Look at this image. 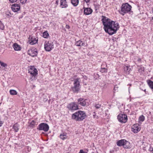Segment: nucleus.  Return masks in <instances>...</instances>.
<instances>
[{
  "mask_svg": "<svg viewBox=\"0 0 153 153\" xmlns=\"http://www.w3.org/2000/svg\"><path fill=\"white\" fill-rule=\"evenodd\" d=\"M101 21L103 29L106 33L110 35L115 33V22L104 16H101Z\"/></svg>",
  "mask_w": 153,
  "mask_h": 153,
  "instance_id": "obj_1",
  "label": "nucleus"
},
{
  "mask_svg": "<svg viewBox=\"0 0 153 153\" xmlns=\"http://www.w3.org/2000/svg\"><path fill=\"white\" fill-rule=\"evenodd\" d=\"M86 116V114L85 112L79 111L73 114L72 115V118L76 121H81L84 119Z\"/></svg>",
  "mask_w": 153,
  "mask_h": 153,
  "instance_id": "obj_2",
  "label": "nucleus"
},
{
  "mask_svg": "<svg viewBox=\"0 0 153 153\" xmlns=\"http://www.w3.org/2000/svg\"><path fill=\"white\" fill-rule=\"evenodd\" d=\"M80 79L79 78L74 79V86L71 88L73 91L77 93L80 89Z\"/></svg>",
  "mask_w": 153,
  "mask_h": 153,
  "instance_id": "obj_3",
  "label": "nucleus"
},
{
  "mask_svg": "<svg viewBox=\"0 0 153 153\" xmlns=\"http://www.w3.org/2000/svg\"><path fill=\"white\" fill-rule=\"evenodd\" d=\"M28 73L30 74V80L33 81L36 79V76L38 74V71L34 66H31L28 69Z\"/></svg>",
  "mask_w": 153,
  "mask_h": 153,
  "instance_id": "obj_4",
  "label": "nucleus"
},
{
  "mask_svg": "<svg viewBox=\"0 0 153 153\" xmlns=\"http://www.w3.org/2000/svg\"><path fill=\"white\" fill-rule=\"evenodd\" d=\"M54 48V44L51 41H46L44 44V48L47 51H50Z\"/></svg>",
  "mask_w": 153,
  "mask_h": 153,
  "instance_id": "obj_5",
  "label": "nucleus"
},
{
  "mask_svg": "<svg viewBox=\"0 0 153 153\" xmlns=\"http://www.w3.org/2000/svg\"><path fill=\"white\" fill-rule=\"evenodd\" d=\"M131 6L127 3L122 4L121 8V11L123 13V15H124V13L129 12L131 10Z\"/></svg>",
  "mask_w": 153,
  "mask_h": 153,
  "instance_id": "obj_6",
  "label": "nucleus"
},
{
  "mask_svg": "<svg viewBox=\"0 0 153 153\" xmlns=\"http://www.w3.org/2000/svg\"><path fill=\"white\" fill-rule=\"evenodd\" d=\"M49 126L46 123H42L40 124L37 128V129L39 131L43 130L45 132L48 131Z\"/></svg>",
  "mask_w": 153,
  "mask_h": 153,
  "instance_id": "obj_7",
  "label": "nucleus"
},
{
  "mask_svg": "<svg viewBox=\"0 0 153 153\" xmlns=\"http://www.w3.org/2000/svg\"><path fill=\"white\" fill-rule=\"evenodd\" d=\"M119 121L122 123H125L127 121V116L124 114H120L117 116Z\"/></svg>",
  "mask_w": 153,
  "mask_h": 153,
  "instance_id": "obj_8",
  "label": "nucleus"
},
{
  "mask_svg": "<svg viewBox=\"0 0 153 153\" xmlns=\"http://www.w3.org/2000/svg\"><path fill=\"white\" fill-rule=\"evenodd\" d=\"M67 108L69 110L72 111L77 110L78 109V105L75 102H72L68 104Z\"/></svg>",
  "mask_w": 153,
  "mask_h": 153,
  "instance_id": "obj_9",
  "label": "nucleus"
},
{
  "mask_svg": "<svg viewBox=\"0 0 153 153\" xmlns=\"http://www.w3.org/2000/svg\"><path fill=\"white\" fill-rule=\"evenodd\" d=\"M78 104L82 106H88L89 104V100L87 99L80 98L78 100Z\"/></svg>",
  "mask_w": 153,
  "mask_h": 153,
  "instance_id": "obj_10",
  "label": "nucleus"
},
{
  "mask_svg": "<svg viewBox=\"0 0 153 153\" xmlns=\"http://www.w3.org/2000/svg\"><path fill=\"white\" fill-rule=\"evenodd\" d=\"M28 55L32 57L36 56L37 54V50L36 48H32L28 50Z\"/></svg>",
  "mask_w": 153,
  "mask_h": 153,
  "instance_id": "obj_11",
  "label": "nucleus"
},
{
  "mask_svg": "<svg viewBox=\"0 0 153 153\" xmlns=\"http://www.w3.org/2000/svg\"><path fill=\"white\" fill-rule=\"evenodd\" d=\"M28 39L29 43L30 45H34L37 43L38 40L36 37L30 36Z\"/></svg>",
  "mask_w": 153,
  "mask_h": 153,
  "instance_id": "obj_12",
  "label": "nucleus"
},
{
  "mask_svg": "<svg viewBox=\"0 0 153 153\" xmlns=\"http://www.w3.org/2000/svg\"><path fill=\"white\" fill-rule=\"evenodd\" d=\"M140 130V126L138 124H134L132 127V131L134 133H137Z\"/></svg>",
  "mask_w": 153,
  "mask_h": 153,
  "instance_id": "obj_13",
  "label": "nucleus"
},
{
  "mask_svg": "<svg viewBox=\"0 0 153 153\" xmlns=\"http://www.w3.org/2000/svg\"><path fill=\"white\" fill-rule=\"evenodd\" d=\"M60 7L62 8H66L68 7L67 0H60Z\"/></svg>",
  "mask_w": 153,
  "mask_h": 153,
  "instance_id": "obj_14",
  "label": "nucleus"
},
{
  "mask_svg": "<svg viewBox=\"0 0 153 153\" xmlns=\"http://www.w3.org/2000/svg\"><path fill=\"white\" fill-rule=\"evenodd\" d=\"M20 6L18 4H14L12 5L11 8L14 12H17L20 9Z\"/></svg>",
  "mask_w": 153,
  "mask_h": 153,
  "instance_id": "obj_15",
  "label": "nucleus"
},
{
  "mask_svg": "<svg viewBox=\"0 0 153 153\" xmlns=\"http://www.w3.org/2000/svg\"><path fill=\"white\" fill-rule=\"evenodd\" d=\"M83 9H84V14L86 15H88L91 14L93 12L92 10L90 8L84 7Z\"/></svg>",
  "mask_w": 153,
  "mask_h": 153,
  "instance_id": "obj_16",
  "label": "nucleus"
},
{
  "mask_svg": "<svg viewBox=\"0 0 153 153\" xmlns=\"http://www.w3.org/2000/svg\"><path fill=\"white\" fill-rule=\"evenodd\" d=\"M85 44L84 41L81 40H79L76 42L75 45L77 46L81 47L85 45Z\"/></svg>",
  "mask_w": 153,
  "mask_h": 153,
  "instance_id": "obj_17",
  "label": "nucleus"
},
{
  "mask_svg": "<svg viewBox=\"0 0 153 153\" xmlns=\"http://www.w3.org/2000/svg\"><path fill=\"white\" fill-rule=\"evenodd\" d=\"M123 146L125 149H130L131 148V146L130 143L126 140L123 145Z\"/></svg>",
  "mask_w": 153,
  "mask_h": 153,
  "instance_id": "obj_18",
  "label": "nucleus"
},
{
  "mask_svg": "<svg viewBox=\"0 0 153 153\" xmlns=\"http://www.w3.org/2000/svg\"><path fill=\"white\" fill-rule=\"evenodd\" d=\"M13 47L14 50L16 51H20L21 49L20 46L16 43H15L13 45Z\"/></svg>",
  "mask_w": 153,
  "mask_h": 153,
  "instance_id": "obj_19",
  "label": "nucleus"
},
{
  "mask_svg": "<svg viewBox=\"0 0 153 153\" xmlns=\"http://www.w3.org/2000/svg\"><path fill=\"white\" fill-rule=\"evenodd\" d=\"M124 71L126 74H129L130 71H131L130 66H125L124 67Z\"/></svg>",
  "mask_w": 153,
  "mask_h": 153,
  "instance_id": "obj_20",
  "label": "nucleus"
},
{
  "mask_svg": "<svg viewBox=\"0 0 153 153\" xmlns=\"http://www.w3.org/2000/svg\"><path fill=\"white\" fill-rule=\"evenodd\" d=\"M125 140L124 139H122L119 140L117 142V145L120 146H123Z\"/></svg>",
  "mask_w": 153,
  "mask_h": 153,
  "instance_id": "obj_21",
  "label": "nucleus"
},
{
  "mask_svg": "<svg viewBox=\"0 0 153 153\" xmlns=\"http://www.w3.org/2000/svg\"><path fill=\"white\" fill-rule=\"evenodd\" d=\"M79 0H71V3L74 7L77 6L79 4Z\"/></svg>",
  "mask_w": 153,
  "mask_h": 153,
  "instance_id": "obj_22",
  "label": "nucleus"
},
{
  "mask_svg": "<svg viewBox=\"0 0 153 153\" xmlns=\"http://www.w3.org/2000/svg\"><path fill=\"white\" fill-rule=\"evenodd\" d=\"M19 125L17 123L15 124L13 126V128L15 132H17L19 130Z\"/></svg>",
  "mask_w": 153,
  "mask_h": 153,
  "instance_id": "obj_23",
  "label": "nucleus"
},
{
  "mask_svg": "<svg viewBox=\"0 0 153 153\" xmlns=\"http://www.w3.org/2000/svg\"><path fill=\"white\" fill-rule=\"evenodd\" d=\"M60 138L62 140L66 139L67 138V134L65 133H63L61 134L59 136Z\"/></svg>",
  "mask_w": 153,
  "mask_h": 153,
  "instance_id": "obj_24",
  "label": "nucleus"
},
{
  "mask_svg": "<svg viewBox=\"0 0 153 153\" xmlns=\"http://www.w3.org/2000/svg\"><path fill=\"white\" fill-rule=\"evenodd\" d=\"M147 82L149 87L151 89H153V82L151 80H149Z\"/></svg>",
  "mask_w": 153,
  "mask_h": 153,
  "instance_id": "obj_25",
  "label": "nucleus"
},
{
  "mask_svg": "<svg viewBox=\"0 0 153 153\" xmlns=\"http://www.w3.org/2000/svg\"><path fill=\"white\" fill-rule=\"evenodd\" d=\"M36 122L33 120L31 121L29 123V126L32 128H33L35 126Z\"/></svg>",
  "mask_w": 153,
  "mask_h": 153,
  "instance_id": "obj_26",
  "label": "nucleus"
},
{
  "mask_svg": "<svg viewBox=\"0 0 153 153\" xmlns=\"http://www.w3.org/2000/svg\"><path fill=\"white\" fill-rule=\"evenodd\" d=\"M49 36V34L47 31H45L43 33V37L45 38H47Z\"/></svg>",
  "mask_w": 153,
  "mask_h": 153,
  "instance_id": "obj_27",
  "label": "nucleus"
},
{
  "mask_svg": "<svg viewBox=\"0 0 153 153\" xmlns=\"http://www.w3.org/2000/svg\"><path fill=\"white\" fill-rule=\"evenodd\" d=\"M9 92L11 95H16L17 94V92L14 90H10Z\"/></svg>",
  "mask_w": 153,
  "mask_h": 153,
  "instance_id": "obj_28",
  "label": "nucleus"
},
{
  "mask_svg": "<svg viewBox=\"0 0 153 153\" xmlns=\"http://www.w3.org/2000/svg\"><path fill=\"white\" fill-rule=\"evenodd\" d=\"M144 120H145V117L143 115H142L140 116L139 118V121H141V122L143 121H144Z\"/></svg>",
  "mask_w": 153,
  "mask_h": 153,
  "instance_id": "obj_29",
  "label": "nucleus"
},
{
  "mask_svg": "<svg viewBox=\"0 0 153 153\" xmlns=\"http://www.w3.org/2000/svg\"><path fill=\"white\" fill-rule=\"evenodd\" d=\"M4 29V25L3 23L0 21V29L1 30H3Z\"/></svg>",
  "mask_w": 153,
  "mask_h": 153,
  "instance_id": "obj_30",
  "label": "nucleus"
},
{
  "mask_svg": "<svg viewBox=\"0 0 153 153\" xmlns=\"http://www.w3.org/2000/svg\"><path fill=\"white\" fill-rule=\"evenodd\" d=\"M0 64L1 66L3 67H5L7 66V65L5 63H4L3 62L0 61Z\"/></svg>",
  "mask_w": 153,
  "mask_h": 153,
  "instance_id": "obj_31",
  "label": "nucleus"
},
{
  "mask_svg": "<svg viewBox=\"0 0 153 153\" xmlns=\"http://www.w3.org/2000/svg\"><path fill=\"white\" fill-rule=\"evenodd\" d=\"M107 65L106 62H103L101 66V68H106Z\"/></svg>",
  "mask_w": 153,
  "mask_h": 153,
  "instance_id": "obj_32",
  "label": "nucleus"
},
{
  "mask_svg": "<svg viewBox=\"0 0 153 153\" xmlns=\"http://www.w3.org/2000/svg\"><path fill=\"white\" fill-rule=\"evenodd\" d=\"M100 72L102 73L106 72H107V69L106 68H101Z\"/></svg>",
  "mask_w": 153,
  "mask_h": 153,
  "instance_id": "obj_33",
  "label": "nucleus"
},
{
  "mask_svg": "<svg viewBox=\"0 0 153 153\" xmlns=\"http://www.w3.org/2000/svg\"><path fill=\"white\" fill-rule=\"evenodd\" d=\"M119 27V25L118 23L115 24V33H116V31L118 29Z\"/></svg>",
  "mask_w": 153,
  "mask_h": 153,
  "instance_id": "obj_34",
  "label": "nucleus"
},
{
  "mask_svg": "<svg viewBox=\"0 0 153 153\" xmlns=\"http://www.w3.org/2000/svg\"><path fill=\"white\" fill-rule=\"evenodd\" d=\"M101 107V105L99 104H97L95 105V107L97 109H98Z\"/></svg>",
  "mask_w": 153,
  "mask_h": 153,
  "instance_id": "obj_35",
  "label": "nucleus"
},
{
  "mask_svg": "<svg viewBox=\"0 0 153 153\" xmlns=\"http://www.w3.org/2000/svg\"><path fill=\"white\" fill-rule=\"evenodd\" d=\"M26 149L28 152H30L31 150V148L29 146H26Z\"/></svg>",
  "mask_w": 153,
  "mask_h": 153,
  "instance_id": "obj_36",
  "label": "nucleus"
},
{
  "mask_svg": "<svg viewBox=\"0 0 153 153\" xmlns=\"http://www.w3.org/2000/svg\"><path fill=\"white\" fill-rule=\"evenodd\" d=\"M95 7V10H97L99 8V5L98 4H94Z\"/></svg>",
  "mask_w": 153,
  "mask_h": 153,
  "instance_id": "obj_37",
  "label": "nucleus"
},
{
  "mask_svg": "<svg viewBox=\"0 0 153 153\" xmlns=\"http://www.w3.org/2000/svg\"><path fill=\"white\" fill-rule=\"evenodd\" d=\"M93 117L94 118H98V117L96 115V113L95 112H94V114H93Z\"/></svg>",
  "mask_w": 153,
  "mask_h": 153,
  "instance_id": "obj_38",
  "label": "nucleus"
},
{
  "mask_svg": "<svg viewBox=\"0 0 153 153\" xmlns=\"http://www.w3.org/2000/svg\"><path fill=\"white\" fill-rule=\"evenodd\" d=\"M20 2L22 4H24L27 1V0H20Z\"/></svg>",
  "mask_w": 153,
  "mask_h": 153,
  "instance_id": "obj_39",
  "label": "nucleus"
},
{
  "mask_svg": "<svg viewBox=\"0 0 153 153\" xmlns=\"http://www.w3.org/2000/svg\"><path fill=\"white\" fill-rule=\"evenodd\" d=\"M150 23L153 25V17H152L150 19Z\"/></svg>",
  "mask_w": 153,
  "mask_h": 153,
  "instance_id": "obj_40",
  "label": "nucleus"
},
{
  "mask_svg": "<svg viewBox=\"0 0 153 153\" xmlns=\"http://www.w3.org/2000/svg\"><path fill=\"white\" fill-rule=\"evenodd\" d=\"M79 153H87V152L83 151L82 149H81L80 150Z\"/></svg>",
  "mask_w": 153,
  "mask_h": 153,
  "instance_id": "obj_41",
  "label": "nucleus"
},
{
  "mask_svg": "<svg viewBox=\"0 0 153 153\" xmlns=\"http://www.w3.org/2000/svg\"><path fill=\"white\" fill-rule=\"evenodd\" d=\"M10 1L11 3H14L17 0H9Z\"/></svg>",
  "mask_w": 153,
  "mask_h": 153,
  "instance_id": "obj_42",
  "label": "nucleus"
},
{
  "mask_svg": "<svg viewBox=\"0 0 153 153\" xmlns=\"http://www.w3.org/2000/svg\"><path fill=\"white\" fill-rule=\"evenodd\" d=\"M84 1L86 3H88L90 1V0H84Z\"/></svg>",
  "mask_w": 153,
  "mask_h": 153,
  "instance_id": "obj_43",
  "label": "nucleus"
},
{
  "mask_svg": "<svg viewBox=\"0 0 153 153\" xmlns=\"http://www.w3.org/2000/svg\"><path fill=\"white\" fill-rule=\"evenodd\" d=\"M66 28L67 29H69L70 28V27L68 25H66Z\"/></svg>",
  "mask_w": 153,
  "mask_h": 153,
  "instance_id": "obj_44",
  "label": "nucleus"
},
{
  "mask_svg": "<svg viewBox=\"0 0 153 153\" xmlns=\"http://www.w3.org/2000/svg\"><path fill=\"white\" fill-rule=\"evenodd\" d=\"M149 150L151 151H153V148H149Z\"/></svg>",
  "mask_w": 153,
  "mask_h": 153,
  "instance_id": "obj_45",
  "label": "nucleus"
},
{
  "mask_svg": "<svg viewBox=\"0 0 153 153\" xmlns=\"http://www.w3.org/2000/svg\"><path fill=\"white\" fill-rule=\"evenodd\" d=\"M83 77L85 79H87V77L86 76H83Z\"/></svg>",
  "mask_w": 153,
  "mask_h": 153,
  "instance_id": "obj_46",
  "label": "nucleus"
},
{
  "mask_svg": "<svg viewBox=\"0 0 153 153\" xmlns=\"http://www.w3.org/2000/svg\"><path fill=\"white\" fill-rule=\"evenodd\" d=\"M137 61L138 62H140L141 61V59L140 58H138Z\"/></svg>",
  "mask_w": 153,
  "mask_h": 153,
  "instance_id": "obj_47",
  "label": "nucleus"
},
{
  "mask_svg": "<svg viewBox=\"0 0 153 153\" xmlns=\"http://www.w3.org/2000/svg\"><path fill=\"white\" fill-rule=\"evenodd\" d=\"M56 3H58V0H57L56 1Z\"/></svg>",
  "mask_w": 153,
  "mask_h": 153,
  "instance_id": "obj_48",
  "label": "nucleus"
},
{
  "mask_svg": "<svg viewBox=\"0 0 153 153\" xmlns=\"http://www.w3.org/2000/svg\"><path fill=\"white\" fill-rule=\"evenodd\" d=\"M2 125V123H0V126H1Z\"/></svg>",
  "mask_w": 153,
  "mask_h": 153,
  "instance_id": "obj_49",
  "label": "nucleus"
},
{
  "mask_svg": "<svg viewBox=\"0 0 153 153\" xmlns=\"http://www.w3.org/2000/svg\"><path fill=\"white\" fill-rule=\"evenodd\" d=\"M112 40H113V42H114V38H112Z\"/></svg>",
  "mask_w": 153,
  "mask_h": 153,
  "instance_id": "obj_50",
  "label": "nucleus"
},
{
  "mask_svg": "<svg viewBox=\"0 0 153 153\" xmlns=\"http://www.w3.org/2000/svg\"><path fill=\"white\" fill-rule=\"evenodd\" d=\"M144 91H145V92H146V89H145L144 90Z\"/></svg>",
  "mask_w": 153,
  "mask_h": 153,
  "instance_id": "obj_51",
  "label": "nucleus"
},
{
  "mask_svg": "<svg viewBox=\"0 0 153 153\" xmlns=\"http://www.w3.org/2000/svg\"><path fill=\"white\" fill-rule=\"evenodd\" d=\"M115 89V87H114V90Z\"/></svg>",
  "mask_w": 153,
  "mask_h": 153,
  "instance_id": "obj_52",
  "label": "nucleus"
},
{
  "mask_svg": "<svg viewBox=\"0 0 153 153\" xmlns=\"http://www.w3.org/2000/svg\"><path fill=\"white\" fill-rule=\"evenodd\" d=\"M0 21H1L0 20Z\"/></svg>",
  "mask_w": 153,
  "mask_h": 153,
  "instance_id": "obj_53",
  "label": "nucleus"
},
{
  "mask_svg": "<svg viewBox=\"0 0 153 153\" xmlns=\"http://www.w3.org/2000/svg\"><path fill=\"white\" fill-rule=\"evenodd\" d=\"M152 153H153V152Z\"/></svg>",
  "mask_w": 153,
  "mask_h": 153,
  "instance_id": "obj_54",
  "label": "nucleus"
}]
</instances>
